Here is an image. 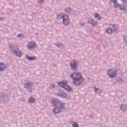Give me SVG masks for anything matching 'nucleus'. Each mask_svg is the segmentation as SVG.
<instances>
[{
  "instance_id": "nucleus-1",
  "label": "nucleus",
  "mask_w": 127,
  "mask_h": 127,
  "mask_svg": "<svg viewBox=\"0 0 127 127\" xmlns=\"http://www.w3.org/2000/svg\"><path fill=\"white\" fill-rule=\"evenodd\" d=\"M58 19H63V23L64 25H68L70 23V20L69 19V16L66 14H60L57 16Z\"/></svg>"
},
{
  "instance_id": "nucleus-2",
  "label": "nucleus",
  "mask_w": 127,
  "mask_h": 127,
  "mask_svg": "<svg viewBox=\"0 0 127 127\" xmlns=\"http://www.w3.org/2000/svg\"><path fill=\"white\" fill-rule=\"evenodd\" d=\"M9 46L11 50H13L15 53H16V56H17L18 57H21V56H22V53H21V52H16V50H18V46H17V45H10Z\"/></svg>"
},
{
  "instance_id": "nucleus-3",
  "label": "nucleus",
  "mask_w": 127,
  "mask_h": 127,
  "mask_svg": "<svg viewBox=\"0 0 127 127\" xmlns=\"http://www.w3.org/2000/svg\"><path fill=\"white\" fill-rule=\"evenodd\" d=\"M59 85L60 86H61L64 89H65V90H66V91H71V87H69L68 85H67V81L65 80L61 82H58Z\"/></svg>"
},
{
  "instance_id": "nucleus-4",
  "label": "nucleus",
  "mask_w": 127,
  "mask_h": 127,
  "mask_svg": "<svg viewBox=\"0 0 127 127\" xmlns=\"http://www.w3.org/2000/svg\"><path fill=\"white\" fill-rule=\"evenodd\" d=\"M117 70L114 69H109L108 71V75L110 78H115V77H117Z\"/></svg>"
},
{
  "instance_id": "nucleus-5",
  "label": "nucleus",
  "mask_w": 127,
  "mask_h": 127,
  "mask_svg": "<svg viewBox=\"0 0 127 127\" xmlns=\"http://www.w3.org/2000/svg\"><path fill=\"white\" fill-rule=\"evenodd\" d=\"M70 77L71 78L73 79V80H76L78 79H81L82 75H81L80 73L74 72L73 73L71 74Z\"/></svg>"
},
{
  "instance_id": "nucleus-6",
  "label": "nucleus",
  "mask_w": 127,
  "mask_h": 127,
  "mask_svg": "<svg viewBox=\"0 0 127 127\" xmlns=\"http://www.w3.org/2000/svg\"><path fill=\"white\" fill-rule=\"evenodd\" d=\"M114 30H116V26L115 25H111L110 26V27L106 30V32L109 34H112Z\"/></svg>"
},
{
  "instance_id": "nucleus-7",
  "label": "nucleus",
  "mask_w": 127,
  "mask_h": 127,
  "mask_svg": "<svg viewBox=\"0 0 127 127\" xmlns=\"http://www.w3.org/2000/svg\"><path fill=\"white\" fill-rule=\"evenodd\" d=\"M77 62L76 61H73L70 64V67L71 69H75L77 68Z\"/></svg>"
},
{
  "instance_id": "nucleus-8",
  "label": "nucleus",
  "mask_w": 127,
  "mask_h": 127,
  "mask_svg": "<svg viewBox=\"0 0 127 127\" xmlns=\"http://www.w3.org/2000/svg\"><path fill=\"white\" fill-rule=\"evenodd\" d=\"M73 83L76 86H79L81 84V79H73Z\"/></svg>"
},
{
  "instance_id": "nucleus-9",
  "label": "nucleus",
  "mask_w": 127,
  "mask_h": 127,
  "mask_svg": "<svg viewBox=\"0 0 127 127\" xmlns=\"http://www.w3.org/2000/svg\"><path fill=\"white\" fill-rule=\"evenodd\" d=\"M28 47L29 48H34L35 47V43L33 42H30L28 44Z\"/></svg>"
},
{
  "instance_id": "nucleus-10",
  "label": "nucleus",
  "mask_w": 127,
  "mask_h": 127,
  "mask_svg": "<svg viewBox=\"0 0 127 127\" xmlns=\"http://www.w3.org/2000/svg\"><path fill=\"white\" fill-rule=\"evenodd\" d=\"M88 22L91 23V24H92L93 26H96V25H97V24H98L97 22L94 21V20H93V19H92L91 18L89 19Z\"/></svg>"
},
{
  "instance_id": "nucleus-11",
  "label": "nucleus",
  "mask_w": 127,
  "mask_h": 127,
  "mask_svg": "<svg viewBox=\"0 0 127 127\" xmlns=\"http://www.w3.org/2000/svg\"><path fill=\"white\" fill-rule=\"evenodd\" d=\"M94 16L96 18H97V19H98V20H101V19H102V17H101V16H100V15H99V14H98V13H95L94 14Z\"/></svg>"
},
{
  "instance_id": "nucleus-12",
  "label": "nucleus",
  "mask_w": 127,
  "mask_h": 127,
  "mask_svg": "<svg viewBox=\"0 0 127 127\" xmlns=\"http://www.w3.org/2000/svg\"><path fill=\"white\" fill-rule=\"evenodd\" d=\"M32 85H33V83L32 82H30V83H27L26 84H24V86L25 88H29L30 86H32Z\"/></svg>"
},
{
  "instance_id": "nucleus-13",
  "label": "nucleus",
  "mask_w": 127,
  "mask_h": 127,
  "mask_svg": "<svg viewBox=\"0 0 127 127\" xmlns=\"http://www.w3.org/2000/svg\"><path fill=\"white\" fill-rule=\"evenodd\" d=\"M26 58L28 59V60H35L36 59V58L35 57H29L28 56H26Z\"/></svg>"
},
{
  "instance_id": "nucleus-14",
  "label": "nucleus",
  "mask_w": 127,
  "mask_h": 127,
  "mask_svg": "<svg viewBox=\"0 0 127 127\" xmlns=\"http://www.w3.org/2000/svg\"><path fill=\"white\" fill-rule=\"evenodd\" d=\"M5 68V66L3 64L1 63L0 64V71H3L4 69Z\"/></svg>"
},
{
  "instance_id": "nucleus-15",
  "label": "nucleus",
  "mask_w": 127,
  "mask_h": 127,
  "mask_svg": "<svg viewBox=\"0 0 127 127\" xmlns=\"http://www.w3.org/2000/svg\"><path fill=\"white\" fill-rule=\"evenodd\" d=\"M53 112L55 114H59V113H60V110L58 108H56L53 109Z\"/></svg>"
},
{
  "instance_id": "nucleus-16",
  "label": "nucleus",
  "mask_w": 127,
  "mask_h": 127,
  "mask_svg": "<svg viewBox=\"0 0 127 127\" xmlns=\"http://www.w3.org/2000/svg\"><path fill=\"white\" fill-rule=\"evenodd\" d=\"M114 3V6L115 7H118V6H120V5L117 3V0H111Z\"/></svg>"
},
{
  "instance_id": "nucleus-17",
  "label": "nucleus",
  "mask_w": 127,
  "mask_h": 127,
  "mask_svg": "<svg viewBox=\"0 0 127 127\" xmlns=\"http://www.w3.org/2000/svg\"><path fill=\"white\" fill-rule=\"evenodd\" d=\"M35 99H34V98H31L29 99V103H33V102H35Z\"/></svg>"
},
{
  "instance_id": "nucleus-18",
  "label": "nucleus",
  "mask_w": 127,
  "mask_h": 127,
  "mask_svg": "<svg viewBox=\"0 0 127 127\" xmlns=\"http://www.w3.org/2000/svg\"><path fill=\"white\" fill-rule=\"evenodd\" d=\"M52 104L54 105V106H57L59 104L58 102H55V101H52Z\"/></svg>"
},
{
  "instance_id": "nucleus-19",
  "label": "nucleus",
  "mask_w": 127,
  "mask_h": 127,
  "mask_svg": "<svg viewBox=\"0 0 127 127\" xmlns=\"http://www.w3.org/2000/svg\"><path fill=\"white\" fill-rule=\"evenodd\" d=\"M95 92L96 93H101V89L95 88Z\"/></svg>"
},
{
  "instance_id": "nucleus-20",
  "label": "nucleus",
  "mask_w": 127,
  "mask_h": 127,
  "mask_svg": "<svg viewBox=\"0 0 127 127\" xmlns=\"http://www.w3.org/2000/svg\"><path fill=\"white\" fill-rule=\"evenodd\" d=\"M121 10H125L126 9V7H125V6L122 5L120 7Z\"/></svg>"
},
{
  "instance_id": "nucleus-21",
  "label": "nucleus",
  "mask_w": 127,
  "mask_h": 127,
  "mask_svg": "<svg viewBox=\"0 0 127 127\" xmlns=\"http://www.w3.org/2000/svg\"><path fill=\"white\" fill-rule=\"evenodd\" d=\"M123 108H126V105H121L120 106V109H121V110H123V111L125 110V109H123Z\"/></svg>"
},
{
  "instance_id": "nucleus-22",
  "label": "nucleus",
  "mask_w": 127,
  "mask_h": 127,
  "mask_svg": "<svg viewBox=\"0 0 127 127\" xmlns=\"http://www.w3.org/2000/svg\"><path fill=\"white\" fill-rule=\"evenodd\" d=\"M24 35L21 34H19L18 35V37L20 38V37H23Z\"/></svg>"
},
{
  "instance_id": "nucleus-23",
  "label": "nucleus",
  "mask_w": 127,
  "mask_h": 127,
  "mask_svg": "<svg viewBox=\"0 0 127 127\" xmlns=\"http://www.w3.org/2000/svg\"><path fill=\"white\" fill-rule=\"evenodd\" d=\"M73 127H78V124L76 123H74V124H73Z\"/></svg>"
},
{
  "instance_id": "nucleus-24",
  "label": "nucleus",
  "mask_w": 127,
  "mask_h": 127,
  "mask_svg": "<svg viewBox=\"0 0 127 127\" xmlns=\"http://www.w3.org/2000/svg\"><path fill=\"white\" fill-rule=\"evenodd\" d=\"M124 41L126 43H127V36L124 38Z\"/></svg>"
},
{
  "instance_id": "nucleus-25",
  "label": "nucleus",
  "mask_w": 127,
  "mask_h": 127,
  "mask_svg": "<svg viewBox=\"0 0 127 127\" xmlns=\"http://www.w3.org/2000/svg\"><path fill=\"white\" fill-rule=\"evenodd\" d=\"M65 10L66 11H70V10H71V9L70 8H67Z\"/></svg>"
},
{
  "instance_id": "nucleus-26",
  "label": "nucleus",
  "mask_w": 127,
  "mask_h": 127,
  "mask_svg": "<svg viewBox=\"0 0 127 127\" xmlns=\"http://www.w3.org/2000/svg\"><path fill=\"white\" fill-rule=\"evenodd\" d=\"M64 107V104H61V108L62 109H63Z\"/></svg>"
},
{
  "instance_id": "nucleus-27",
  "label": "nucleus",
  "mask_w": 127,
  "mask_h": 127,
  "mask_svg": "<svg viewBox=\"0 0 127 127\" xmlns=\"http://www.w3.org/2000/svg\"><path fill=\"white\" fill-rule=\"evenodd\" d=\"M123 1H126V0H122Z\"/></svg>"
},
{
  "instance_id": "nucleus-28",
  "label": "nucleus",
  "mask_w": 127,
  "mask_h": 127,
  "mask_svg": "<svg viewBox=\"0 0 127 127\" xmlns=\"http://www.w3.org/2000/svg\"><path fill=\"white\" fill-rule=\"evenodd\" d=\"M41 0V1H42V0Z\"/></svg>"
},
{
  "instance_id": "nucleus-29",
  "label": "nucleus",
  "mask_w": 127,
  "mask_h": 127,
  "mask_svg": "<svg viewBox=\"0 0 127 127\" xmlns=\"http://www.w3.org/2000/svg\"><path fill=\"white\" fill-rule=\"evenodd\" d=\"M53 88H54V85L53 86Z\"/></svg>"
}]
</instances>
